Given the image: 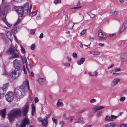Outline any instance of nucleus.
Wrapping results in <instances>:
<instances>
[{
  "instance_id": "a878e982",
  "label": "nucleus",
  "mask_w": 127,
  "mask_h": 127,
  "mask_svg": "<svg viewBox=\"0 0 127 127\" xmlns=\"http://www.w3.org/2000/svg\"><path fill=\"white\" fill-rule=\"evenodd\" d=\"M90 53L94 55H99L100 54L99 52L97 51H90Z\"/></svg>"
},
{
  "instance_id": "4c0bfd02",
  "label": "nucleus",
  "mask_w": 127,
  "mask_h": 127,
  "mask_svg": "<svg viewBox=\"0 0 127 127\" xmlns=\"http://www.w3.org/2000/svg\"><path fill=\"white\" fill-rule=\"evenodd\" d=\"M20 47L21 48V52L22 53H25V49L21 45H20Z\"/></svg>"
},
{
  "instance_id": "603ef678",
  "label": "nucleus",
  "mask_w": 127,
  "mask_h": 127,
  "mask_svg": "<svg viewBox=\"0 0 127 127\" xmlns=\"http://www.w3.org/2000/svg\"><path fill=\"white\" fill-rule=\"evenodd\" d=\"M83 120V118H81L78 119L77 122H81Z\"/></svg>"
},
{
  "instance_id": "bf43d9fd",
  "label": "nucleus",
  "mask_w": 127,
  "mask_h": 127,
  "mask_svg": "<svg viewBox=\"0 0 127 127\" xmlns=\"http://www.w3.org/2000/svg\"><path fill=\"white\" fill-rule=\"evenodd\" d=\"M43 37V34L42 33H41L39 36V38H42Z\"/></svg>"
},
{
  "instance_id": "f3484780",
  "label": "nucleus",
  "mask_w": 127,
  "mask_h": 127,
  "mask_svg": "<svg viewBox=\"0 0 127 127\" xmlns=\"http://www.w3.org/2000/svg\"><path fill=\"white\" fill-rule=\"evenodd\" d=\"M6 92L3 88H0V98L4 96Z\"/></svg>"
},
{
  "instance_id": "e2e57ef3",
  "label": "nucleus",
  "mask_w": 127,
  "mask_h": 127,
  "mask_svg": "<svg viewBox=\"0 0 127 127\" xmlns=\"http://www.w3.org/2000/svg\"><path fill=\"white\" fill-rule=\"evenodd\" d=\"M59 124L61 125H63L64 124V123L63 121H61L59 122Z\"/></svg>"
},
{
  "instance_id": "c85d7f7f",
  "label": "nucleus",
  "mask_w": 127,
  "mask_h": 127,
  "mask_svg": "<svg viewBox=\"0 0 127 127\" xmlns=\"http://www.w3.org/2000/svg\"><path fill=\"white\" fill-rule=\"evenodd\" d=\"M12 58H17L19 57V55L18 54L15 53L14 52L11 55Z\"/></svg>"
},
{
  "instance_id": "69168bd1",
  "label": "nucleus",
  "mask_w": 127,
  "mask_h": 127,
  "mask_svg": "<svg viewBox=\"0 0 127 127\" xmlns=\"http://www.w3.org/2000/svg\"><path fill=\"white\" fill-rule=\"evenodd\" d=\"M81 6L80 5V3L79 1H78L77 2L76 4V6Z\"/></svg>"
},
{
  "instance_id": "393cba45",
  "label": "nucleus",
  "mask_w": 127,
  "mask_h": 127,
  "mask_svg": "<svg viewBox=\"0 0 127 127\" xmlns=\"http://www.w3.org/2000/svg\"><path fill=\"white\" fill-rule=\"evenodd\" d=\"M6 35L8 38L11 41L12 40V37L11 33L10 32H8L6 33Z\"/></svg>"
},
{
  "instance_id": "a19ab883",
  "label": "nucleus",
  "mask_w": 127,
  "mask_h": 127,
  "mask_svg": "<svg viewBox=\"0 0 127 127\" xmlns=\"http://www.w3.org/2000/svg\"><path fill=\"white\" fill-rule=\"evenodd\" d=\"M21 20V19L20 18H18V20L15 23V25H17L19 23H20Z\"/></svg>"
},
{
  "instance_id": "6e6d98bb",
  "label": "nucleus",
  "mask_w": 127,
  "mask_h": 127,
  "mask_svg": "<svg viewBox=\"0 0 127 127\" xmlns=\"http://www.w3.org/2000/svg\"><path fill=\"white\" fill-rule=\"evenodd\" d=\"M50 116H51L50 114H49L45 117V119H48Z\"/></svg>"
},
{
  "instance_id": "2eb2a0df",
  "label": "nucleus",
  "mask_w": 127,
  "mask_h": 127,
  "mask_svg": "<svg viewBox=\"0 0 127 127\" xmlns=\"http://www.w3.org/2000/svg\"><path fill=\"white\" fill-rule=\"evenodd\" d=\"M22 8L24 12V14H27L28 11V3H26Z\"/></svg>"
},
{
  "instance_id": "4d7b16f0",
  "label": "nucleus",
  "mask_w": 127,
  "mask_h": 127,
  "mask_svg": "<svg viewBox=\"0 0 127 127\" xmlns=\"http://www.w3.org/2000/svg\"><path fill=\"white\" fill-rule=\"evenodd\" d=\"M64 65L66 66H70V64L69 63H65Z\"/></svg>"
},
{
  "instance_id": "7ed1b4c3",
  "label": "nucleus",
  "mask_w": 127,
  "mask_h": 127,
  "mask_svg": "<svg viewBox=\"0 0 127 127\" xmlns=\"http://www.w3.org/2000/svg\"><path fill=\"white\" fill-rule=\"evenodd\" d=\"M21 72V69H15L12 71L10 74V76L14 79L17 78Z\"/></svg>"
},
{
  "instance_id": "de8ad7c7",
  "label": "nucleus",
  "mask_w": 127,
  "mask_h": 127,
  "mask_svg": "<svg viewBox=\"0 0 127 127\" xmlns=\"http://www.w3.org/2000/svg\"><path fill=\"white\" fill-rule=\"evenodd\" d=\"M23 71H24V73L25 74H27V72L26 71L25 68V65H24L23 66Z\"/></svg>"
},
{
  "instance_id": "423d86ee",
  "label": "nucleus",
  "mask_w": 127,
  "mask_h": 127,
  "mask_svg": "<svg viewBox=\"0 0 127 127\" xmlns=\"http://www.w3.org/2000/svg\"><path fill=\"white\" fill-rule=\"evenodd\" d=\"M98 35L99 37V39L101 41H104L106 40L107 38V37L106 35H104L103 34L101 30H99Z\"/></svg>"
},
{
  "instance_id": "aec40b11",
  "label": "nucleus",
  "mask_w": 127,
  "mask_h": 127,
  "mask_svg": "<svg viewBox=\"0 0 127 127\" xmlns=\"http://www.w3.org/2000/svg\"><path fill=\"white\" fill-rule=\"evenodd\" d=\"M63 105V101L62 100L60 99H58L56 104V106L57 107H58L60 106H62Z\"/></svg>"
},
{
  "instance_id": "39448f33",
  "label": "nucleus",
  "mask_w": 127,
  "mask_h": 127,
  "mask_svg": "<svg viewBox=\"0 0 127 127\" xmlns=\"http://www.w3.org/2000/svg\"><path fill=\"white\" fill-rule=\"evenodd\" d=\"M14 9L18 14L19 17H21L24 14V12L22 7H15Z\"/></svg>"
},
{
  "instance_id": "b1692460",
  "label": "nucleus",
  "mask_w": 127,
  "mask_h": 127,
  "mask_svg": "<svg viewBox=\"0 0 127 127\" xmlns=\"http://www.w3.org/2000/svg\"><path fill=\"white\" fill-rule=\"evenodd\" d=\"M15 51V50L12 47H10L8 49L7 53L8 54L11 55Z\"/></svg>"
},
{
  "instance_id": "7c9ffc66",
  "label": "nucleus",
  "mask_w": 127,
  "mask_h": 127,
  "mask_svg": "<svg viewBox=\"0 0 127 127\" xmlns=\"http://www.w3.org/2000/svg\"><path fill=\"white\" fill-rule=\"evenodd\" d=\"M48 122L45 120H43L42 121V124L43 126H46L48 123Z\"/></svg>"
},
{
  "instance_id": "0e129e2a",
  "label": "nucleus",
  "mask_w": 127,
  "mask_h": 127,
  "mask_svg": "<svg viewBox=\"0 0 127 127\" xmlns=\"http://www.w3.org/2000/svg\"><path fill=\"white\" fill-rule=\"evenodd\" d=\"M89 75L90 76H94V74H92L91 72H90L88 73Z\"/></svg>"
},
{
  "instance_id": "412c9836",
  "label": "nucleus",
  "mask_w": 127,
  "mask_h": 127,
  "mask_svg": "<svg viewBox=\"0 0 127 127\" xmlns=\"http://www.w3.org/2000/svg\"><path fill=\"white\" fill-rule=\"evenodd\" d=\"M29 109V107L28 105H26L25 107L23 110L22 113L23 114V115L25 116L26 115V113L28 112V110Z\"/></svg>"
},
{
  "instance_id": "1a4fd4ad",
  "label": "nucleus",
  "mask_w": 127,
  "mask_h": 127,
  "mask_svg": "<svg viewBox=\"0 0 127 127\" xmlns=\"http://www.w3.org/2000/svg\"><path fill=\"white\" fill-rule=\"evenodd\" d=\"M13 65L15 69H21L20 65L21 64V62L17 59L14 60L13 62Z\"/></svg>"
},
{
  "instance_id": "6ab92c4d",
  "label": "nucleus",
  "mask_w": 127,
  "mask_h": 127,
  "mask_svg": "<svg viewBox=\"0 0 127 127\" xmlns=\"http://www.w3.org/2000/svg\"><path fill=\"white\" fill-rule=\"evenodd\" d=\"M74 24L72 21H70L68 24L67 28L69 29H73Z\"/></svg>"
},
{
  "instance_id": "4be33fe9",
  "label": "nucleus",
  "mask_w": 127,
  "mask_h": 127,
  "mask_svg": "<svg viewBox=\"0 0 127 127\" xmlns=\"http://www.w3.org/2000/svg\"><path fill=\"white\" fill-rule=\"evenodd\" d=\"M85 59L84 58H81L79 60H78L77 61V64L79 65H80L83 64V62L85 61Z\"/></svg>"
},
{
  "instance_id": "c9c22d12",
  "label": "nucleus",
  "mask_w": 127,
  "mask_h": 127,
  "mask_svg": "<svg viewBox=\"0 0 127 127\" xmlns=\"http://www.w3.org/2000/svg\"><path fill=\"white\" fill-rule=\"evenodd\" d=\"M53 121L55 123L56 125H57L58 123L57 120L56 119L54 118L53 117L52 118Z\"/></svg>"
},
{
  "instance_id": "6e6552de",
  "label": "nucleus",
  "mask_w": 127,
  "mask_h": 127,
  "mask_svg": "<svg viewBox=\"0 0 127 127\" xmlns=\"http://www.w3.org/2000/svg\"><path fill=\"white\" fill-rule=\"evenodd\" d=\"M21 86H22L23 89L27 91L29 90V83L28 81L27 80H25L24 81L23 83Z\"/></svg>"
},
{
  "instance_id": "bb28decb",
  "label": "nucleus",
  "mask_w": 127,
  "mask_h": 127,
  "mask_svg": "<svg viewBox=\"0 0 127 127\" xmlns=\"http://www.w3.org/2000/svg\"><path fill=\"white\" fill-rule=\"evenodd\" d=\"M127 27V22H125L124 23L123 25L122 26V28L121 29V31L122 32Z\"/></svg>"
},
{
  "instance_id": "ea45409f",
  "label": "nucleus",
  "mask_w": 127,
  "mask_h": 127,
  "mask_svg": "<svg viewBox=\"0 0 127 127\" xmlns=\"http://www.w3.org/2000/svg\"><path fill=\"white\" fill-rule=\"evenodd\" d=\"M35 46L34 44H32L31 46V48L32 50H33L35 49Z\"/></svg>"
},
{
  "instance_id": "052dcab7",
  "label": "nucleus",
  "mask_w": 127,
  "mask_h": 127,
  "mask_svg": "<svg viewBox=\"0 0 127 127\" xmlns=\"http://www.w3.org/2000/svg\"><path fill=\"white\" fill-rule=\"evenodd\" d=\"M5 23L8 27H10L11 26V25L8 23L7 21Z\"/></svg>"
},
{
  "instance_id": "f257e3e1",
  "label": "nucleus",
  "mask_w": 127,
  "mask_h": 127,
  "mask_svg": "<svg viewBox=\"0 0 127 127\" xmlns=\"http://www.w3.org/2000/svg\"><path fill=\"white\" fill-rule=\"evenodd\" d=\"M22 110L18 108L10 111L8 114V118L10 123L16 117H20L21 116Z\"/></svg>"
},
{
  "instance_id": "a18cd8bd",
  "label": "nucleus",
  "mask_w": 127,
  "mask_h": 127,
  "mask_svg": "<svg viewBox=\"0 0 127 127\" xmlns=\"http://www.w3.org/2000/svg\"><path fill=\"white\" fill-rule=\"evenodd\" d=\"M82 7V6H76V7H74L72 8V9H76L81 8Z\"/></svg>"
},
{
  "instance_id": "dca6fc26",
  "label": "nucleus",
  "mask_w": 127,
  "mask_h": 127,
  "mask_svg": "<svg viewBox=\"0 0 127 127\" xmlns=\"http://www.w3.org/2000/svg\"><path fill=\"white\" fill-rule=\"evenodd\" d=\"M120 59L122 61H125L127 59V53H124L122 54L120 56Z\"/></svg>"
},
{
  "instance_id": "8fccbe9b",
  "label": "nucleus",
  "mask_w": 127,
  "mask_h": 127,
  "mask_svg": "<svg viewBox=\"0 0 127 127\" xmlns=\"http://www.w3.org/2000/svg\"><path fill=\"white\" fill-rule=\"evenodd\" d=\"M90 101L91 103H93L96 102V100L95 99H91Z\"/></svg>"
},
{
  "instance_id": "680f3d73",
  "label": "nucleus",
  "mask_w": 127,
  "mask_h": 127,
  "mask_svg": "<svg viewBox=\"0 0 127 127\" xmlns=\"http://www.w3.org/2000/svg\"><path fill=\"white\" fill-rule=\"evenodd\" d=\"M98 44L99 46L101 47L103 46L104 45V43H99Z\"/></svg>"
},
{
  "instance_id": "f03ea898",
  "label": "nucleus",
  "mask_w": 127,
  "mask_h": 127,
  "mask_svg": "<svg viewBox=\"0 0 127 127\" xmlns=\"http://www.w3.org/2000/svg\"><path fill=\"white\" fill-rule=\"evenodd\" d=\"M22 86L18 87L14 90V94L15 96L18 98L22 97L27 91L23 89Z\"/></svg>"
},
{
  "instance_id": "cd10ccee",
  "label": "nucleus",
  "mask_w": 127,
  "mask_h": 127,
  "mask_svg": "<svg viewBox=\"0 0 127 127\" xmlns=\"http://www.w3.org/2000/svg\"><path fill=\"white\" fill-rule=\"evenodd\" d=\"M31 107L32 108V115L33 116L34 114V113L35 112V107L33 104H32Z\"/></svg>"
},
{
  "instance_id": "774afa93",
  "label": "nucleus",
  "mask_w": 127,
  "mask_h": 127,
  "mask_svg": "<svg viewBox=\"0 0 127 127\" xmlns=\"http://www.w3.org/2000/svg\"><path fill=\"white\" fill-rule=\"evenodd\" d=\"M31 75L32 77L34 76V73L32 71H31Z\"/></svg>"
},
{
  "instance_id": "f8f14e48",
  "label": "nucleus",
  "mask_w": 127,
  "mask_h": 127,
  "mask_svg": "<svg viewBox=\"0 0 127 127\" xmlns=\"http://www.w3.org/2000/svg\"><path fill=\"white\" fill-rule=\"evenodd\" d=\"M104 108L103 106H98L95 107L93 108L92 110V112L93 113H94L96 112L97 111L101 109Z\"/></svg>"
},
{
  "instance_id": "20e7f679",
  "label": "nucleus",
  "mask_w": 127,
  "mask_h": 127,
  "mask_svg": "<svg viewBox=\"0 0 127 127\" xmlns=\"http://www.w3.org/2000/svg\"><path fill=\"white\" fill-rule=\"evenodd\" d=\"M13 93L12 92H8L5 95L6 100L9 102H11L13 100Z\"/></svg>"
},
{
  "instance_id": "72a5a7b5",
  "label": "nucleus",
  "mask_w": 127,
  "mask_h": 127,
  "mask_svg": "<svg viewBox=\"0 0 127 127\" xmlns=\"http://www.w3.org/2000/svg\"><path fill=\"white\" fill-rule=\"evenodd\" d=\"M87 14L90 16V17L91 18H93L95 15H94L92 14H91V13L90 12H89L88 13H87Z\"/></svg>"
},
{
  "instance_id": "473e14b6",
  "label": "nucleus",
  "mask_w": 127,
  "mask_h": 127,
  "mask_svg": "<svg viewBox=\"0 0 127 127\" xmlns=\"http://www.w3.org/2000/svg\"><path fill=\"white\" fill-rule=\"evenodd\" d=\"M109 127H115V124L114 123L108 124Z\"/></svg>"
},
{
  "instance_id": "ddd939ff",
  "label": "nucleus",
  "mask_w": 127,
  "mask_h": 127,
  "mask_svg": "<svg viewBox=\"0 0 127 127\" xmlns=\"http://www.w3.org/2000/svg\"><path fill=\"white\" fill-rule=\"evenodd\" d=\"M121 69L120 68H117L116 69H114L112 70L110 73L113 75L116 76L120 75V73H118V72L120 71Z\"/></svg>"
},
{
  "instance_id": "9d476101",
  "label": "nucleus",
  "mask_w": 127,
  "mask_h": 127,
  "mask_svg": "<svg viewBox=\"0 0 127 127\" xmlns=\"http://www.w3.org/2000/svg\"><path fill=\"white\" fill-rule=\"evenodd\" d=\"M120 81V79L118 78H116L114 79L110 83V85L112 87L116 86L118 82Z\"/></svg>"
},
{
  "instance_id": "5701e85b",
  "label": "nucleus",
  "mask_w": 127,
  "mask_h": 127,
  "mask_svg": "<svg viewBox=\"0 0 127 127\" xmlns=\"http://www.w3.org/2000/svg\"><path fill=\"white\" fill-rule=\"evenodd\" d=\"M118 12L117 11H114L113 10H111L109 12V14L111 15L115 16L118 13Z\"/></svg>"
},
{
  "instance_id": "37998d69",
  "label": "nucleus",
  "mask_w": 127,
  "mask_h": 127,
  "mask_svg": "<svg viewBox=\"0 0 127 127\" xmlns=\"http://www.w3.org/2000/svg\"><path fill=\"white\" fill-rule=\"evenodd\" d=\"M7 84H5L3 85V88H3L4 90H5V91H6V90L7 88Z\"/></svg>"
},
{
  "instance_id": "3c124183",
  "label": "nucleus",
  "mask_w": 127,
  "mask_h": 127,
  "mask_svg": "<svg viewBox=\"0 0 127 127\" xmlns=\"http://www.w3.org/2000/svg\"><path fill=\"white\" fill-rule=\"evenodd\" d=\"M72 56L73 57L76 58L77 57V55L76 53H74L72 54Z\"/></svg>"
},
{
  "instance_id": "0eeeda50",
  "label": "nucleus",
  "mask_w": 127,
  "mask_h": 127,
  "mask_svg": "<svg viewBox=\"0 0 127 127\" xmlns=\"http://www.w3.org/2000/svg\"><path fill=\"white\" fill-rule=\"evenodd\" d=\"M30 123L29 119L27 117H25L20 127H25L26 125L29 124Z\"/></svg>"
},
{
  "instance_id": "9b49d317",
  "label": "nucleus",
  "mask_w": 127,
  "mask_h": 127,
  "mask_svg": "<svg viewBox=\"0 0 127 127\" xmlns=\"http://www.w3.org/2000/svg\"><path fill=\"white\" fill-rule=\"evenodd\" d=\"M10 8V6L9 5L5 6L4 9L2 10L0 12V14L3 15L7 14Z\"/></svg>"
},
{
  "instance_id": "2f4dec72",
  "label": "nucleus",
  "mask_w": 127,
  "mask_h": 127,
  "mask_svg": "<svg viewBox=\"0 0 127 127\" xmlns=\"http://www.w3.org/2000/svg\"><path fill=\"white\" fill-rule=\"evenodd\" d=\"M17 29L18 28H15L12 30V32L14 33H16L18 32Z\"/></svg>"
},
{
  "instance_id": "c03bdc74",
  "label": "nucleus",
  "mask_w": 127,
  "mask_h": 127,
  "mask_svg": "<svg viewBox=\"0 0 127 127\" xmlns=\"http://www.w3.org/2000/svg\"><path fill=\"white\" fill-rule=\"evenodd\" d=\"M125 99V97H122L120 98L119 100L121 101H124Z\"/></svg>"
},
{
  "instance_id": "58836bf2",
  "label": "nucleus",
  "mask_w": 127,
  "mask_h": 127,
  "mask_svg": "<svg viewBox=\"0 0 127 127\" xmlns=\"http://www.w3.org/2000/svg\"><path fill=\"white\" fill-rule=\"evenodd\" d=\"M21 57L23 62H26L27 60L26 57L24 56H22Z\"/></svg>"
},
{
  "instance_id": "338daca9",
  "label": "nucleus",
  "mask_w": 127,
  "mask_h": 127,
  "mask_svg": "<svg viewBox=\"0 0 127 127\" xmlns=\"http://www.w3.org/2000/svg\"><path fill=\"white\" fill-rule=\"evenodd\" d=\"M126 125L125 124H122L120 125V127H126Z\"/></svg>"
},
{
  "instance_id": "f704fd0d",
  "label": "nucleus",
  "mask_w": 127,
  "mask_h": 127,
  "mask_svg": "<svg viewBox=\"0 0 127 127\" xmlns=\"http://www.w3.org/2000/svg\"><path fill=\"white\" fill-rule=\"evenodd\" d=\"M54 2L56 4L58 3H60L61 2V0H55Z\"/></svg>"
},
{
  "instance_id": "a211bd4d",
  "label": "nucleus",
  "mask_w": 127,
  "mask_h": 127,
  "mask_svg": "<svg viewBox=\"0 0 127 127\" xmlns=\"http://www.w3.org/2000/svg\"><path fill=\"white\" fill-rule=\"evenodd\" d=\"M6 110L5 109L0 111V115L2 118H4L6 115Z\"/></svg>"
},
{
  "instance_id": "49530a36",
  "label": "nucleus",
  "mask_w": 127,
  "mask_h": 127,
  "mask_svg": "<svg viewBox=\"0 0 127 127\" xmlns=\"http://www.w3.org/2000/svg\"><path fill=\"white\" fill-rule=\"evenodd\" d=\"M36 31L35 30H31L30 31V33L32 34H34Z\"/></svg>"
},
{
  "instance_id": "09e8293b",
  "label": "nucleus",
  "mask_w": 127,
  "mask_h": 127,
  "mask_svg": "<svg viewBox=\"0 0 127 127\" xmlns=\"http://www.w3.org/2000/svg\"><path fill=\"white\" fill-rule=\"evenodd\" d=\"M63 17H65V19H64L65 21H66L68 19V17L67 15H64Z\"/></svg>"
},
{
  "instance_id": "e433bc0d",
  "label": "nucleus",
  "mask_w": 127,
  "mask_h": 127,
  "mask_svg": "<svg viewBox=\"0 0 127 127\" xmlns=\"http://www.w3.org/2000/svg\"><path fill=\"white\" fill-rule=\"evenodd\" d=\"M86 30H83L80 33V35L81 36L83 35L86 32Z\"/></svg>"
},
{
  "instance_id": "5fc2aeb1",
  "label": "nucleus",
  "mask_w": 127,
  "mask_h": 127,
  "mask_svg": "<svg viewBox=\"0 0 127 127\" xmlns=\"http://www.w3.org/2000/svg\"><path fill=\"white\" fill-rule=\"evenodd\" d=\"M115 34V33H114L112 34H109V36L111 37L113 36Z\"/></svg>"
},
{
  "instance_id": "13d9d810",
  "label": "nucleus",
  "mask_w": 127,
  "mask_h": 127,
  "mask_svg": "<svg viewBox=\"0 0 127 127\" xmlns=\"http://www.w3.org/2000/svg\"><path fill=\"white\" fill-rule=\"evenodd\" d=\"M111 117L113 119H115L117 118V116H116L113 115H111Z\"/></svg>"
},
{
  "instance_id": "864d4df0",
  "label": "nucleus",
  "mask_w": 127,
  "mask_h": 127,
  "mask_svg": "<svg viewBox=\"0 0 127 127\" xmlns=\"http://www.w3.org/2000/svg\"><path fill=\"white\" fill-rule=\"evenodd\" d=\"M38 101L39 99L37 97H36L35 98L34 101L35 103L37 102H38Z\"/></svg>"
},
{
  "instance_id": "79ce46f5",
  "label": "nucleus",
  "mask_w": 127,
  "mask_h": 127,
  "mask_svg": "<svg viewBox=\"0 0 127 127\" xmlns=\"http://www.w3.org/2000/svg\"><path fill=\"white\" fill-rule=\"evenodd\" d=\"M102 112L101 111H100L98 112L97 114V117H98L100 116L102 113Z\"/></svg>"
},
{
  "instance_id": "4468645a",
  "label": "nucleus",
  "mask_w": 127,
  "mask_h": 127,
  "mask_svg": "<svg viewBox=\"0 0 127 127\" xmlns=\"http://www.w3.org/2000/svg\"><path fill=\"white\" fill-rule=\"evenodd\" d=\"M37 81L39 84L41 85L45 84L46 83L45 79L43 78L40 77L39 78L37 79Z\"/></svg>"
},
{
  "instance_id": "c756f323",
  "label": "nucleus",
  "mask_w": 127,
  "mask_h": 127,
  "mask_svg": "<svg viewBox=\"0 0 127 127\" xmlns=\"http://www.w3.org/2000/svg\"><path fill=\"white\" fill-rule=\"evenodd\" d=\"M105 120L107 121H112L113 119L111 118V117H110L108 116H106L105 117Z\"/></svg>"
}]
</instances>
